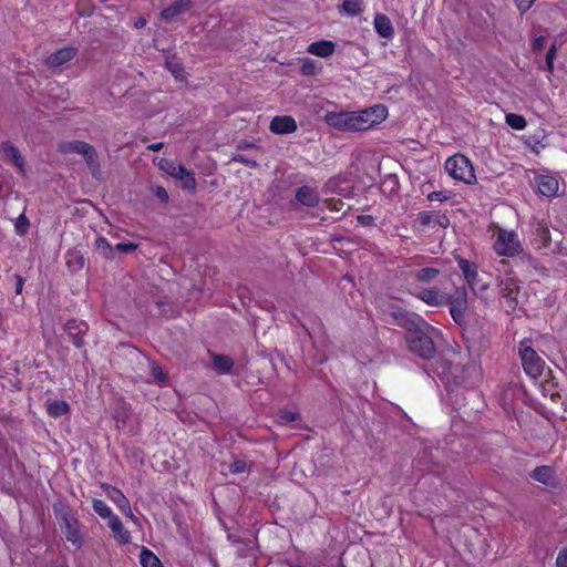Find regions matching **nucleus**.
<instances>
[{"label":"nucleus","instance_id":"1","mask_svg":"<svg viewBox=\"0 0 567 567\" xmlns=\"http://www.w3.org/2000/svg\"><path fill=\"white\" fill-rule=\"evenodd\" d=\"M433 328L422 320L410 332H405L404 339L409 350L422 360H431L436 354V348L432 339Z\"/></svg>","mask_w":567,"mask_h":567},{"label":"nucleus","instance_id":"2","mask_svg":"<svg viewBox=\"0 0 567 567\" xmlns=\"http://www.w3.org/2000/svg\"><path fill=\"white\" fill-rule=\"evenodd\" d=\"M532 244L545 254H557L560 251V241L553 240L549 227L545 220L532 221Z\"/></svg>","mask_w":567,"mask_h":567},{"label":"nucleus","instance_id":"3","mask_svg":"<svg viewBox=\"0 0 567 567\" xmlns=\"http://www.w3.org/2000/svg\"><path fill=\"white\" fill-rule=\"evenodd\" d=\"M445 171L452 178L466 184H472L476 178L471 161L462 154L449 157L445 162Z\"/></svg>","mask_w":567,"mask_h":567},{"label":"nucleus","instance_id":"4","mask_svg":"<svg viewBox=\"0 0 567 567\" xmlns=\"http://www.w3.org/2000/svg\"><path fill=\"white\" fill-rule=\"evenodd\" d=\"M519 355L522 360V364L524 371L527 375L533 379H536L542 375L545 367V361L537 354V352L526 344V342H522L519 347Z\"/></svg>","mask_w":567,"mask_h":567},{"label":"nucleus","instance_id":"5","mask_svg":"<svg viewBox=\"0 0 567 567\" xmlns=\"http://www.w3.org/2000/svg\"><path fill=\"white\" fill-rule=\"evenodd\" d=\"M58 519L66 540L72 543L76 548H80L83 545V538L80 533L78 518L69 509H65L60 513Z\"/></svg>","mask_w":567,"mask_h":567},{"label":"nucleus","instance_id":"6","mask_svg":"<svg viewBox=\"0 0 567 567\" xmlns=\"http://www.w3.org/2000/svg\"><path fill=\"white\" fill-rule=\"evenodd\" d=\"M494 249L498 255L513 257L520 252V243L514 231L499 229Z\"/></svg>","mask_w":567,"mask_h":567},{"label":"nucleus","instance_id":"7","mask_svg":"<svg viewBox=\"0 0 567 567\" xmlns=\"http://www.w3.org/2000/svg\"><path fill=\"white\" fill-rule=\"evenodd\" d=\"M446 305H450V313L453 320L461 323L467 309V291L464 287L455 288V290L446 296Z\"/></svg>","mask_w":567,"mask_h":567},{"label":"nucleus","instance_id":"8","mask_svg":"<svg viewBox=\"0 0 567 567\" xmlns=\"http://www.w3.org/2000/svg\"><path fill=\"white\" fill-rule=\"evenodd\" d=\"M62 152L64 153H78L83 155L90 168H94L97 166V155L93 146L82 141H73L69 143H64L61 146Z\"/></svg>","mask_w":567,"mask_h":567},{"label":"nucleus","instance_id":"9","mask_svg":"<svg viewBox=\"0 0 567 567\" xmlns=\"http://www.w3.org/2000/svg\"><path fill=\"white\" fill-rule=\"evenodd\" d=\"M326 122L343 132H357L353 112H330L326 115Z\"/></svg>","mask_w":567,"mask_h":567},{"label":"nucleus","instance_id":"10","mask_svg":"<svg viewBox=\"0 0 567 567\" xmlns=\"http://www.w3.org/2000/svg\"><path fill=\"white\" fill-rule=\"evenodd\" d=\"M499 293L506 300L509 309L514 310L518 305L520 288L518 281L513 277H506L499 281Z\"/></svg>","mask_w":567,"mask_h":567},{"label":"nucleus","instance_id":"11","mask_svg":"<svg viewBox=\"0 0 567 567\" xmlns=\"http://www.w3.org/2000/svg\"><path fill=\"white\" fill-rule=\"evenodd\" d=\"M0 152L2 154V158L9 164L13 165L18 173L21 175L25 174V163L24 158L21 155L18 147H16L11 142L3 141L0 144Z\"/></svg>","mask_w":567,"mask_h":567},{"label":"nucleus","instance_id":"12","mask_svg":"<svg viewBox=\"0 0 567 567\" xmlns=\"http://www.w3.org/2000/svg\"><path fill=\"white\" fill-rule=\"evenodd\" d=\"M87 330L89 326L84 321L72 319L65 324V331L76 348H82L84 346L83 336Z\"/></svg>","mask_w":567,"mask_h":567},{"label":"nucleus","instance_id":"13","mask_svg":"<svg viewBox=\"0 0 567 567\" xmlns=\"http://www.w3.org/2000/svg\"><path fill=\"white\" fill-rule=\"evenodd\" d=\"M391 317L393 319V322L403 328L405 332H410L414 327L420 324V322L423 320L421 317L410 313L402 309H395L391 312Z\"/></svg>","mask_w":567,"mask_h":567},{"label":"nucleus","instance_id":"14","mask_svg":"<svg viewBox=\"0 0 567 567\" xmlns=\"http://www.w3.org/2000/svg\"><path fill=\"white\" fill-rule=\"evenodd\" d=\"M391 317L393 319V322L403 328L405 332H410L414 327L420 324V322L423 320L421 317L410 313L402 309H395L391 312Z\"/></svg>","mask_w":567,"mask_h":567},{"label":"nucleus","instance_id":"15","mask_svg":"<svg viewBox=\"0 0 567 567\" xmlns=\"http://www.w3.org/2000/svg\"><path fill=\"white\" fill-rule=\"evenodd\" d=\"M295 198L298 203L307 207H316L320 202L318 189L309 185L298 187Z\"/></svg>","mask_w":567,"mask_h":567},{"label":"nucleus","instance_id":"16","mask_svg":"<svg viewBox=\"0 0 567 567\" xmlns=\"http://www.w3.org/2000/svg\"><path fill=\"white\" fill-rule=\"evenodd\" d=\"M269 130L275 134H290L297 130V122L288 115L275 116L270 122Z\"/></svg>","mask_w":567,"mask_h":567},{"label":"nucleus","instance_id":"17","mask_svg":"<svg viewBox=\"0 0 567 567\" xmlns=\"http://www.w3.org/2000/svg\"><path fill=\"white\" fill-rule=\"evenodd\" d=\"M415 296L431 307L446 305V295L442 293L437 288L421 289Z\"/></svg>","mask_w":567,"mask_h":567},{"label":"nucleus","instance_id":"18","mask_svg":"<svg viewBox=\"0 0 567 567\" xmlns=\"http://www.w3.org/2000/svg\"><path fill=\"white\" fill-rule=\"evenodd\" d=\"M193 0H175L168 8L161 12V18L165 22H173L176 18L189 10Z\"/></svg>","mask_w":567,"mask_h":567},{"label":"nucleus","instance_id":"19","mask_svg":"<svg viewBox=\"0 0 567 567\" xmlns=\"http://www.w3.org/2000/svg\"><path fill=\"white\" fill-rule=\"evenodd\" d=\"M75 56V49L72 47L62 48L47 59V64L50 68H58L71 61Z\"/></svg>","mask_w":567,"mask_h":567},{"label":"nucleus","instance_id":"20","mask_svg":"<svg viewBox=\"0 0 567 567\" xmlns=\"http://www.w3.org/2000/svg\"><path fill=\"white\" fill-rule=\"evenodd\" d=\"M538 192L547 197L554 196L558 192V181L553 176L540 175L536 177Z\"/></svg>","mask_w":567,"mask_h":567},{"label":"nucleus","instance_id":"21","mask_svg":"<svg viewBox=\"0 0 567 567\" xmlns=\"http://www.w3.org/2000/svg\"><path fill=\"white\" fill-rule=\"evenodd\" d=\"M365 122L373 121V126L383 122L388 116V109L384 105H374L362 110Z\"/></svg>","mask_w":567,"mask_h":567},{"label":"nucleus","instance_id":"22","mask_svg":"<svg viewBox=\"0 0 567 567\" xmlns=\"http://www.w3.org/2000/svg\"><path fill=\"white\" fill-rule=\"evenodd\" d=\"M530 477L545 485H554L555 472L550 466L542 465L537 466L532 473Z\"/></svg>","mask_w":567,"mask_h":567},{"label":"nucleus","instance_id":"23","mask_svg":"<svg viewBox=\"0 0 567 567\" xmlns=\"http://www.w3.org/2000/svg\"><path fill=\"white\" fill-rule=\"evenodd\" d=\"M109 527L114 533L115 538L121 544H128L131 543V534L128 530H126L121 522V519L115 516L111 517V520L107 522Z\"/></svg>","mask_w":567,"mask_h":567},{"label":"nucleus","instance_id":"24","mask_svg":"<svg viewBox=\"0 0 567 567\" xmlns=\"http://www.w3.org/2000/svg\"><path fill=\"white\" fill-rule=\"evenodd\" d=\"M458 267L460 269L462 270L468 286L475 290L476 286H477V277H478V274H477V270H476V266L471 264L468 260L466 259H460L458 260Z\"/></svg>","mask_w":567,"mask_h":567},{"label":"nucleus","instance_id":"25","mask_svg":"<svg viewBox=\"0 0 567 567\" xmlns=\"http://www.w3.org/2000/svg\"><path fill=\"white\" fill-rule=\"evenodd\" d=\"M334 49L336 45L333 42L322 40L311 43L308 48V52L320 58H327L334 52Z\"/></svg>","mask_w":567,"mask_h":567},{"label":"nucleus","instance_id":"26","mask_svg":"<svg viewBox=\"0 0 567 567\" xmlns=\"http://www.w3.org/2000/svg\"><path fill=\"white\" fill-rule=\"evenodd\" d=\"M374 28L378 34L383 38H392L394 32L391 20L382 13L375 16Z\"/></svg>","mask_w":567,"mask_h":567},{"label":"nucleus","instance_id":"27","mask_svg":"<svg viewBox=\"0 0 567 567\" xmlns=\"http://www.w3.org/2000/svg\"><path fill=\"white\" fill-rule=\"evenodd\" d=\"M105 492L107 497L114 502L120 509H128V499L118 488L107 486Z\"/></svg>","mask_w":567,"mask_h":567},{"label":"nucleus","instance_id":"28","mask_svg":"<svg viewBox=\"0 0 567 567\" xmlns=\"http://www.w3.org/2000/svg\"><path fill=\"white\" fill-rule=\"evenodd\" d=\"M70 406L65 401L56 400L47 403V412L52 417H60L69 413Z\"/></svg>","mask_w":567,"mask_h":567},{"label":"nucleus","instance_id":"29","mask_svg":"<svg viewBox=\"0 0 567 567\" xmlns=\"http://www.w3.org/2000/svg\"><path fill=\"white\" fill-rule=\"evenodd\" d=\"M214 368L220 373H229L234 367V360L224 354H215L213 357Z\"/></svg>","mask_w":567,"mask_h":567},{"label":"nucleus","instance_id":"30","mask_svg":"<svg viewBox=\"0 0 567 567\" xmlns=\"http://www.w3.org/2000/svg\"><path fill=\"white\" fill-rule=\"evenodd\" d=\"M439 274V269L425 267L414 272V279L421 284H430L435 280Z\"/></svg>","mask_w":567,"mask_h":567},{"label":"nucleus","instance_id":"31","mask_svg":"<svg viewBox=\"0 0 567 567\" xmlns=\"http://www.w3.org/2000/svg\"><path fill=\"white\" fill-rule=\"evenodd\" d=\"M161 168L175 178H178L181 175L185 174L186 169L184 165L176 164L169 159H162Z\"/></svg>","mask_w":567,"mask_h":567},{"label":"nucleus","instance_id":"32","mask_svg":"<svg viewBox=\"0 0 567 567\" xmlns=\"http://www.w3.org/2000/svg\"><path fill=\"white\" fill-rule=\"evenodd\" d=\"M142 567H163L157 556L150 549L143 548L140 555Z\"/></svg>","mask_w":567,"mask_h":567},{"label":"nucleus","instance_id":"33","mask_svg":"<svg viewBox=\"0 0 567 567\" xmlns=\"http://www.w3.org/2000/svg\"><path fill=\"white\" fill-rule=\"evenodd\" d=\"M95 248L100 255L106 259L114 258V246H112L105 237H97L95 240Z\"/></svg>","mask_w":567,"mask_h":567},{"label":"nucleus","instance_id":"34","mask_svg":"<svg viewBox=\"0 0 567 567\" xmlns=\"http://www.w3.org/2000/svg\"><path fill=\"white\" fill-rule=\"evenodd\" d=\"M363 0H344L342 10L351 17L359 16L362 12Z\"/></svg>","mask_w":567,"mask_h":567},{"label":"nucleus","instance_id":"35","mask_svg":"<svg viewBox=\"0 0 567 567\" xmlns=\"http://www.w3.org/2000/svg\"><path fill=\"white\" fill-rule=\"evenodd\" d=\"M93 509L99 516H101L102 518H107L109 520H111V517L116 516L113 514L112 509L107 506V504L102 499L93 501Z\"/></svg>","mask_w":567,"mask_h":567},{"label":"nucleus","instance_id":"36","mask_svg":"<svg viewBox=\"0 0 567 567\" xmlns=\"http://www.w3.org/2000/svg\"><path fill=\"white\" fill-rule=\"evenodd\" d=\"M505 121H506V124L514 130H524L527 125V122L524 118V116L515 114V113L507 114L505 117Z\"/></svg>","mask_w":567,"mask_h":567},{"label":"nucleus","instance_id":"37","mask_svg":"<svg viewBox=\"0 0 567 567\" xmlns=\"http://www.w3.org/2000/svg\"><path fill=\"white\" fill-rule=\"evenodd\" d=\"M68 267L72 270L82 269L84 266V257L78 251L70 252L66 260Z\"/></svg>","mask_w":567,"mask_h":567},{"label":"nucleus","instance_id":"38","mask_svg":"<svg viewBox=\"0 0 567 567\" xmlns=\"http://www.w3.org/2000/svg\"><path fill=\"white\" fill-rule=\"evenodd\" d=\"M30 227V221L24 213H22L14 223V230L18 235L23 236L28 233Z\"/></svg>","mask_w":567,"mask_h":567},{"label":"nucleus","instance_id":"39","mask_svg":"<svg viewBox=\"0 0 567 567\" xmlns=\"http://www.w3.org/2000/svg\"><path fill=\"white\" fill-rule=\"evenodd\" d=\"M178 179L182 181V186L184 189L194 192L196 188V179L194 174L189 172L187 168L185 169V174L181 175Z\"/></svg>","mask_w":567,"mask_h":567},{"label":"nucleus","instance_id":"40","mask_svg":"<svg viewBox=\"0 0 567 567\" xmlns=\"http://www.w3.org/2000/svg\"><path fill=\"white\" fill-rule=\"evenodd\" d=\"M353 113H354V122H355L357 132L358 131H367V130L373 127V121H370L369 123L365 122L362 111L353 112Z\"/></svg>","mask_w":567,"mask_h":567},{"label":"nucleus","instance_id":"41","mask_svg":"<svg viewBox=\"0 0 567 567\" xmlns=\"http://www.w3.org/2000/svg\"><path fill=\"white\" fill-rule=\"evenodd\" d=\"M228 470L233 474H240L247 472L249 466L245 460H235L228 465Z\"/></svg>","mask_w":567,"mask_h":567},{"label":"nucleus","instance_id":"42","mask_svg":"<svg viewBox=\"0 0 567 567\" xmlns=\"http://www.w3.org/2000/svg\"><path fill=\"white\" fill-rule=\"evenodd\" d=\"M556 54H557V47L555 43H553L546 54V59H545V65H546V69L548 72H553L554 71V60L556 58Z\"/></svg>","mask_w":567,"mask_h":567},{"label":"nucleus","instance_id":"43","mask_svg":"<svg viewBox=\"0 0 567 567\" xmlns=\"http://www.w3.org/2000/svg\"><path fill=\"white\" fill-rule=\"evenodd\" d=\"M435 217L436 216L432 212L423 210V212L419 213L417 221L422 226H429V225H431L432 223L435 221Z\"/></svg>","mask_w":567,"mask_h":567},{"label":"nucleus","instance_id":"44","mask_svg":"<svg viewBox=\"0 0 567 567\" xmlns=\"http://www.w3.org/2000/svg\"><path fill=\"white\" fill-rule=\"evenodd\" d=\"M137 248V245L134 243H118L114 246V251H118L121 254H128L134 251Z\"/></svg>","mask_w":567,"mask_h":567},{"label":"nucleus","instance_id":"45","mask_svg":"<svg viewBox=\"0 0 567 567\" xmlns=\"http://www.w3.org/2000/svg\"><path fill=\"white\" fill-rule=\"evenodd\" d=\"M151 374L152 377L161 382V383H164L167 381V375L166 373L162 370V368L159 365H152V369H151Z\"/></svg>","mask_w":567,"mask_h":567},{"label":"nucleus","instance_id":"46","mask_svg":"<svg viewBox=\"0 0 567 567\" xmlns=\"http://www.w3.org/2000/svg\"><path fill=\"white\" fill-rule=\"evenodd\" d=\"M233 161L237 162V163H241V164L248 165V166H251V167H257L258 166L256 161L250 159V158H248V157H246L245 155H241V154L235 155L233 157Z\"/></svg>","mask_w":567,"mask_h":567},{"label":"nucleus","instance_id":"47","mask_svg":"<svg viewBox=\"0 0 567 567\" xmlns=\"http://www.w3.org/2000/svg\"><path fill=\"white\" fill-rule=\"evenodd\" d=\"M556 567H567V547L559 550L556 558Z\"/></svg>","mask_w":567,"mask_h":567},{"label":"nucleus","instance_id":"48","mask_svg":"<svg viewBox=\"0 0 567 567\" xmlns=\"http://www.w3.org/2000/svg\"><path fill=\"white\" fill-rule=\"evenodd\" d=\"M518 10L524 13L530 9L535 0H514Z\"/></svg>","mask_w":567,"mask_h":567},{"label":"nucleus","instance_id":"49","mask_svg":"<svg viewBox=\"0 0 567 567\" xmlns=\"http://www.w3.org/2000/svg\"><path fill=\"white\" fill-rule=\"evenodd\" d=\"M154 195L162 202L166 203L168 200V193L162 186H156L153 189Z\"/></svg>","mask_w":567,"mask_h":567},{"label":"nucleus","instance_id":"50","mask_svg":"<svg viewBox=\"0 0 567 567\" xmlns=\"http://www.w3.org/2000/svg\"><path fill=\"white\" fill-rule=\"evenodd\" d=\"M427 198L431 202H435V200L443 202V200L447 199V196L444 195L443 192L435 190V192L430 193L427 195Z\"/></svg>","mask_w":567,"mask_h":567},{"label":"nucleus","instance_id":"51","mask_svg":"<svg viewBox=\"0 0 567 567\" xmlns=\"http://www.w3.org/2000/svg\"><path fill=\"white\" fill-rule=\"evenodd\" d=\"M166 66L174 74V76L176 79L181 76L183 70L178 64H173L171 62H167Z\"/></svg>","mask_w":567,"mask_h":567},{"label":"nucleus","instance_id":"52","mask_svg":"<svg viewBox=\"0 0 567 567\" xmlns=\"http://www.w3.org/2000/svg\"><path fill=\"white\" fill-rule=\"evenodd\" d=\"M16 279V293L20 295L24 285V279L20 275H14Z\"/></svg>","mask_w":567,"mask_h":567},{"label":"nucleus","instance_id":"53","mask_svg":"<svg viewBox=\"0 0 567 567\" xmlns=\"http://www.w3.org/2000/svg\"><path fill=\"white\" fill-rule=\"evenodd\" d=\"M435 223H437L441 227L446 228L450 224V220L445 215H437L435 217Z\"/></svg>","mask_w":567,"mask_h":567},{"label":"nucleus","instance_id":"54","mask_svg":"<svg viewBox=\"0 0 567 567\" xmlns=\"http://www.w3.org/2000/svg\"><path fill=\"white\" fill-rule=\"evenodd\" d=\"M281 419L287 421V422H292V421L296 420V414L293 412H290V411H285L281 414Z\"/></svg>","mask_w":567,"mask_h":567},{"label":"nucleus","instance_id":"55","mask_svg":"<svg viewBox=\"0 0 567 567\" xmlns=\"http://www.w3.org/2000/svg\"><path fill=\"white\" fill-rule=\"evenodd\" d=\"M545 44V38L544 37H539L537 39H535L534 41V50H542V48L544 47Z\"/></svg>","mask_w":567,"mask_h":567},{"label":"nucleus","instance_id":"56","mask_svg":"<svg viewBox=\"0 0 567 567\" xmlns=\"http://www.w3.org/2000/svg\"><path fill=\"white\" fill-rule=\"evenodd\" d=\"M123 514H125L127 517H130L135 524H137V518L134 516L131 509V505L128 504V509H121Z\"/></svg>","mask_w":567,"mask_h":567},{"label":"nucleus","instance_id":"57","mask_svg":"<svg viewBox=\"0 0 567 567\" xmlns=\"http://www.w3.org/2000/svg\"><path fill=\"white\" fill-rule=\"evenodd\" d=\"M150 151L157 152L163 148V143H154L147 146Z\"/></svg>","mask_w":567,"mask_h":567},{"label":"nucleus","instance_id":"58","mask_svg":"<svg viewBox=\"0 0 567 567\" xmlns=\"http://www.w3.org/2000/svg\"><path fill=\"white\" fill-rule=\"evenodd\" d=\"M145 24H146V21H145V19H143V18H140V19L135 22V27H136V28H143Z\"/></svg>","mask_w":567,"mask_h":567},{"label":"nucleus","instance_id":"59","mask_svg":"<svg viewBox=\"0 0 567 567\" xmlns=\"http://www.w3.org/2000/svg\"><path fill=\"white\" fill-rule=\"evenodd\" d=\"M228 539L233 543H239V539L235 535H228Z\"/></svg>","mask_w":567,"mask_h":567},{"label":"nucleus","instance_id":"60","mask_svg":"<svg viewBox=\"0 0 567 567\" xmlns=\"http://www.w3.org/2000/svg\"><path fill=\"white\" fill-rule=\"evenodd\" d=\"M248 146H249V144H240V145L238 146V148H244V147H248Z\"/></svg>","mask_w":567,"mask_h":567},{"label":"nucleus","instance_id":"61","mask_svg":"<svg viewBox=\"0 0 567 567\" xmlns=\"http://www.w3.org/2000/svg\"><path fill=\"white\" fill-rule=\"evenodd\" d=\"M480 289H481V290L486 289V285H482V286L480 287Z\"/></svg>","mask_w":567,"mask_h":567},{"label":"nucleus","instance_id":"62","mask_svg":"<svg viewBox=\"0 0 567 567\" xmlns=\"http://www.w3.org/2000/svg\"><path fill=\"white\" fill-rule=\"evenodd\" d=\"M341 567H343V566H341Z\"/></svg>","mask_w":567,"mask_h":567}]
</instances>
